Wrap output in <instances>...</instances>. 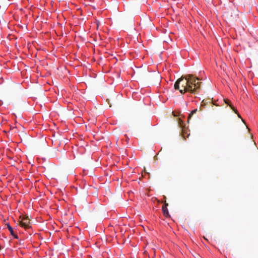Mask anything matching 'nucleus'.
<instances>
[{
	"instance_id": "obj_2",
	"label": "nucleus",
	"mask_w": 258,
	"mask_h": 258,
	"mask_svg": "<svg viewBox=\"0 0 258 258\" xmlns=\"http://www.w3.org/2000/svg\"><path fill=\"white\" fill-rule=\"evenodd\" d=\"M20 220L19 221V223L22 227L25 229H29L31 228L30 220L28 216L26 215L20 216Z\"/></svg>"
},
{
	"instance_id": "obj_5",
	"label": "nucleus",
	"mask_w": 258,
	"mask_h": 258,
	"mask_svg": "<svg viewBox=\"0 0 258 258\" xmlns=\"http://www.w3.org/2000/svg\"><path fill=\"white\" fill-rule=\"evenodd\" d=\"M7 228H8L9 230L10 231L11 235H12L15 238H18L17 235H16L13 230V228L11 226V225L9 224H7Z\"/></svg>"
},
{
	"instance_id": "obj_3",
	"label": "nucleus",
	"mask_w": 258,
	"mask_h": 258,
	"mask_svg": "<svg viewBox=\"0 0 258 258\" xmlns=\"http://www.w3.org/2000/svg\"><path fill=\"white\" fill-rule=\"evenodd\" d=\"M225 103L227 104L228 105H229L230 108L232 109V110L236 113L238 115V117L239 118H241V115L238 113V111L237 110L234 108V107L232 105L231 103V101L228 100V99H224V100Z\"/></svg>"
},
{
	"instance_id": "obj_6",
	"label": "nucleus",
	"mask_w": 258,
	"mask_h": 258,
	"mask_svg": "<svg viewBox=\"0 0 258 258\" xmlns=\"http://www.w3.org/2000/svg\"><path fill=\"white\" fill-rule=\"evenodd\" d=\"M197 109H194L191 111L188 117V122H189V119L190 118L191 116L197 112Z\"/></svg>"
},
{
	"instance_id": "obj_4",
	"label": "nucleus",
	"mask_w": 258,
	"mask_h": 258,
	"mask_svg": "<svg viewBox=\"0 0 258 258\" xmlns=\"http://www.w3.org/2000/svg\"><path fill=\"white\" fill-rule=\"evenodd\" d=\"M168 205V204L167 203H165L162 206V211H163V214L166 217L169 216L168 210V209H167Z\"/></svg>"
},
{
	"instance_id": "obj_1",
	"label": "nucleus",
	"mask_w": 258,
	"mask_h": 258,
	"mask_svg": "<svg viewBox=\"0 0 258 258\" xmlns=\"http://www.w3.org/2000/svg\"><path fill=\"white\" fill-rule=\"evenodd\" d=\"M200 79L193 75L188 74L182 76L175 83L174 87L178 90L180 93L190 92L192 94L198 93L201 89V82Z\"/></svg>"
}]
</instances>
